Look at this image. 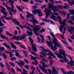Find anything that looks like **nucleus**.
Returning <instances> with one entry per match:
<instances>
[{
  "mask_svg": "<svg viewBox=\"0 0 74 74\" xmlns=\"http://www.w3.org/2000/svg\"><path fill=\"white\" fill-rule=\"evenodd\" d=\"M30 21L32 22L33 25H34V26H33L28 23H27V25L29 26H31L33 28V30L34 31V33L36 36H38L39 34H37V32L39 31L41 29V27L39 26V25H35L36 24H35V23L38 24V21L33 17H32V19H31Z\"/></svg>",
  "mask_w": 74,
  "mask_h": 74,
  "instance_id": "1",
  "label": "nucleus"
},
{
  "mask_svg": "<svg viewBox=\"0 0 74 74\" xmlns=\"http://www.w3.org/2000/svg\"><path fill=\"white\" fill-rule=\"evenodd\" d=\"M0 7L2 9H3V10H1V12H2L3 14L5 15V16H2L1 17V19H2V20L3 22H4V23H6V22H5L4 20L3 19V18H5V19H6V16H8V15H7V13L6 12H5L6 9L5 8L3 7L2 6L0 5Z\"/></svg>",
  "mask_w": 74,
  "mask_h": 74,
  "instance_id": "2",
  "label": "nucleus"
},
{
  "mask_svg": "<svg viewBox=\"0 0 74 74\" xmlns=\"http://www.w3.org/2000/svg\"><path fill=\"white\" fill-rule=\"evenodd\" d=\"M49 9H51L53 11H58V10L60 8H62V5H59L58 6L57 8H56L55 6L53 5V4H51L50 3H49Z\"/></svg>",
  "mask_w": 74,
  "mask_h": 74,
  "instance_id": "3",
  "label": "nucleus"
},
{
  "mask_svg": "<svg viewBox=\"0 0 74 74\" xmlns=\"http://www.w3.org/2000/svg\"><path fill=\"white\" fill-rule=\"evenodd\" d=\"M3 5L5 6V7H6L7 10L9 11V13L11 16L13 15V14L12 13V12L14 13L13 14H15V12H16V10H14V9H12L11 8H10L7 4H5V2H3ZM10 10H11V11H12V12H11V11H10Z\"/></svg>",
  "mask_w": 74,
  "mask_h": 74,
  "instance_id": "4",
  "label": "nucleus"
},
{
  "mask_svg": "<svg viewBox=\"0 0 74 74\" xmlns=\"http://www.w3.org/2000/svg\"><path fill=\"white\" fill-rule=\"evenodd\" d=\"M54 53L55 54H56V55H57V57L59 58H62V55H67L66 54H65L66 52H65V51L63 50H61L59 51V53H56V51H54Z\"/></svg>",
  "mask_w": 74,
  "mask_h": 74,
  "instance_id": "5",
  "label": "nucleus"
},
{
  "mask_svg": "<svg viewBox=\"0 0 74 74\" xmlns=\"http://www.w3.org/2000/svg\"><path fill=\"white\" fill-rule=\"evenodd\" d=\"M29 39L32 46V49L33 51L35 52H37V48H36V45L35 44H33V39L30 37H29Z\"/></svg>",
  "mask_w": 74,
  "mask_h": 74,
  "instance_id": "6",
  "label": "nucleus"
},
{
  "mask_svg": "<svg viewBox=\"0 0 74 74\" xmlns=\"http://www.w3.org/2000/svg\"><path fill=\"white\" fill-rule=\"evenodd\" d=\"M42 51L44 52V53L42 52V51H41L40 53H41L40 54V56L41 58H45V56H46V55H47V53H45V52H50V50L49 49H43L42 50Z\"/></svg>",
  "mask_w": 74,
  "mask_h": 74,
  "instance_id": "7",
  "label": "nucleus"
},
{
  "mask_svg": "<svg viewBox=\"0 0 74 74\" xmlns=\"http://www.w3.org/2000/svg\"><path fill=\"white\" fill-rule=\"evenodd\" d=\"M41 10L40 9H38L34 10H32V12L35 15L37 14H36V12H37L39 16H42L43 14L42 12H41Z\"/></svg>",
  "mask_w": 74,
  "mask_h": 74,
  "instance_id": "8",
  "label": "nucleus"
},
{
  "mask_svg": "<svg viewBox=\"0 0 74 74\" xmlns=\"http://www.w3.org/2000/svg\"><path fill=\"white\" fill-rule=\"evenodd\" d=\"M11 20L12 21L14 22L16 25H18V26H19L22 29H23V27H26L25 25H23V26H22V25L20 24L19 23L18 21L15 18H12Z\"/></svg>",
  "mask_w": 74,
  "mask_h": 74,
  "instance_id": "9",
  "label": "nucleus"
},
{
  "mask_svg": "<svg viewBox=\"0 0 74 74\" xmlns=\"http://www.w3.org/2000/svg\"><path fill=\"white\" fill-rule=\"evenodd\" d=\"M58 41V40H54L53 41V43L54 44V47L53 48V50H55V49H56V47H60V48H62V46L60 44L58 43H57L56 42Z\"/></svg>",
  "mask_w": 74,
  "mask_h": 74,
  "instance_id": "10",
  "label": "nucleus"
},
{
  "mask_svg": "<svg viewBox=\"0 0 74 74\" xmlns=\"http://www.w3.org/2000/svg\"><path fill=\"white\" fill-rule=\"evenodd\" d=\"M51 10L49 9H46L45 11V13L46 14V16H45L46 18H48V16H49L50 14H51L52 15V13L51 12Z\"/></svg>",
  "mask_w": 74,
  "mask_h": 74,
  "instance_id": "11",
  "label": "nucleus"
},
{
  "mask_svg": "<svg viewBox=\"0 0 74 74\" xmlns=\"http://www.w3.org/2000/svg\"><path fill=\"white\" fill-rule=\"evenodd\" d=\"M45 61L47 63H48L47 61H46L45 59H43L42 60V61H40V63L42 65L43 67H49V65H47V64H45V63L43 61Z\"/></svg>",
  "mask_w": 74,
  "mask_h": 74,
  "instance_id": "12",
  "label": "nucleus"
},
{
  "mask_svg": "<svg viewBox=\"0 0 74 74\" xmlns=\"http://www.w3.org/2000/svg\"><path fill=\"white\" fill-rule=\"evenodd\" d=\"M69 11L71 12V15H73L71 17V20L74 21V10H69Z\"/></svg>",
  "mask_w": 74,
  "mask_h": 74,
  "instance_id": "13",
  "label": "nucleus"
},
{
  "mask_svg": "<svg viewBox=\"0 0 74 74\" xmlns=\"http://www.w3.org/2000/svg\"><path fill=\"white\" fill-rule=\"evenodd\" d=\"M61 71H62V72L64 74H72V73L74 74V72L72 71H69L68 72H67L63 69H61Z\"/></svg>",
  "mask_w": 74,
  "mask_h": 74,
  "instance_id": "14",
  "label": "nucleus"
},
{
  "mask_svg": "<svg viewBox=\"0 0 74 74\" xmlns=\"http://www.w3.org/2000/svg\"><path fill=\"white\" fill-rule=\"evenodd\" d=\"M46 43L50 47H51V48H52V49H53V45H52V42H49L48 41H47L46 42Z\"/></svg>",
  "mask_w": 74,
  "mask_h": 74,
  "instance_id": "15",
  "label": "nucleus"
},
{
  "mask_svg": "<svg viewBox=\"0 0 74 74\" xmlns=\"http://www.w3.org/2000/svg\"><path fill=\"white\" fill-rule=\"evenodd\" d=\"M2 1H4V0H2ZM6 1H7L6 3L7 4H8L10 3V5H12L14 4V0H6Z\"/></svg>",
  "mask_w": 74,
  "mask_h": 74,
  "instance_id": "16",
  "label": "nucleus"
},
{
  "mask_svg": "<svg viewBox=\"0 0 74 74\" xmlns=\"http://www.w3.org/2000/svg\"><path fill=\"white\" fill-rule=\"evenodd\" d=\"M64 28V31H65L67 29H66V28L65 27H63V26L62 25H61V26H60V27L59 28V29H60V30L61 32V33H62V30H63V28Z\"/></svg>",
  "mask_w": 74,
  "mask_h": 74,
  "instance_id": "17",
  "label": "nucleus"
},
{
  "mask_svg": "<svg viewBox=\"0 0 74 74\" xmlns=\"http://www.w3.org/2000/svg\"><path fill=\"white\" fill-rule=\"evenodd\" d=\"M16 7L18 9V10L20 11H21L22 12H23V11H22V9H21V8H22V9H24L25 8L24 7H22L21 6H16Z\"/></svg>",
  "mask_w": 74,
  "mask_h": 74,
  "instance_id": "18",
  "label": "nucleus"
},
{
  "mask_svg": "<svg viewBox=\"0 0 74 74\" xmlns=\"http://www.w3.org/2000/svg\"><path fill=\"white\" fill-rule=\"evenodd\" d=\"M12 39L13 40H14V39H15V40H16L17 41H19V39L21 40H22V39L21 38L20 36L16 37L13 36Z\"/></svg>",
  "mask_w": 74,
  "mask_h": 74,
  "instance_id": "19",
  "label": "nucleus"
},
{
  "mask_svg": "<svg viewBox=\"0 0 74 74\" xmlns=\"http://www.w3.org/2000/svg\"><path fill=\"white\" fill-rule=\"evenodd\" d=\"M43 20L44 21H45V22H48L49 21H50V23H52V24H55V23H54L53 22H52V21H51L50 20H48L47 18H44Z\"/></svg>",
  "mask_w": 74,
  "mask_h": 74,
  "instance_id": "20",
  "label": "nucleus"
},
{
  "mask_svg": "<svg viewBox=\"0 0 74 74\" xmlns=\"http://www.w3.org/2000/svg\"><path fill=\"white\" fill-rule=\"evenodd\" d=\"M67 63L68 64H70L71 66H73L74 64V62L73 60H71V61H70L69 62H67Z\"/></svg>",
  "mask_w": 74,
  "mask_h": 74,
  "instance_id": "21",
  "label": "nucleus"
},
{
  "mask_svg": "<svg viewBox=\"0 0 74 74\" xmlns=\"http://www.w3.org/2000/svg\"><path fill=\"white\" fill-rule=\"evenodd\" d=\"M50 33L51 37H53V38H54V40L55 41H57V39H56V38L54 36V35H53V33L51 31L50 32Z\"/></svg>",
  "mask_w": 74,
  "mask_h": 74,
  "instance_id": "22",
  "label": "nucleus"
},
{
  "mask_svg": "<svg viewBox=\"0 0 74 74\" xmlns=\"http://www.w3.org/2000/svg\"><path fill=\"white\" fill-rule=\"evenodd\" d=\"M30 56L31 57V58L32 59V60H33L34 61H35V62L37 63V61L36 60L37 59V58L36 57H33L32 55H30Z\"/></svg>",
  "mask_w": 74,
  "mask_h": 74,
  "instance_id": "23",
  "label": "nucleus"
},
{
  "mask_svg": "<svg viewBox=\"0 0 74 74\" xmlns=\"http://www.w3.org/2000/svg\"><path fill=\"white\" fill-rule=\"evenodd\" d=\"M27 36H32L33 33L30 32L29 31H27Z\"/></svg>",
  "mask_w": 74,
  "mask_h": 74,
  "instance_id": "24",
  "label": "nucleus"
},
{
  "mask_svg": "<svg viewBox=\"0 0 74 74\" xmlns=\"http://www.w3.org/2000/svg\"><path fill=\"white\" fill-rule=\"evenodd\" d=\"M68 1L69 3V4H70V5L72 6V3L74 5V0H71V1H72V2H71V1L70 0H67Z\"/></svg>",
  "mask_w": 74,
  "mask_h": 74,
  "instance_id": "25",
  "label": "nucleus"
},
{
  "mask_svg": "<svg viewBox=\"0 0 74 74\" xmlns=\"http://www.w3.org/2000/svg\"><path fill=\"white\" fill-rule=\"evenodd\" d=\"M10 45L14 49H16V46H15V45H14V44L12 42H10Z\"/></svg>",
  "mask_w": 74,
  "mask_h": 74,
  "instance_id": "26",
  "label": "nucleus"
},
{
  "mask_svg": "<svg viewBox=\"0 0 74 74\" xmlns=\"http://www.w3.org/2000/svg\"><path fill=\"white\" fill-rule=\"evenodd\" d=\"M20 64L21 65V67H22V66H25V62H24L22 61L19 60Z\"/></svg>",
  "mask_w": 74,
  "mask_h": 74,
  "instance_id": "27",
  "label": "nucleus"
},
{
  "mask_svg": "<svg viewBox=\"0 0 74 74\" xmlns=\"http://www.w3.org/2000/svg\"><path fill=\"white\" fill-rule=\"evenodd\" d=\"M21 37V40H22V39L23 40V39H25V38H26V34H24Z\"/></svg>",
  "mask_w": 74,
  "mask_h": 74,
  "instance_id": "28",
  "label": "nucleus"
},
{
  "mask_svg": "<svg viewBox=\"0 0 74 74\" xmlns=\"http://www.w3.org/2000/svg\"><path fill=\"white\" fill-rule=\"evenodd\" d=\"M3 45L6 47L7 48H8L9 49H11V47H10V46L8 45L7 44L5 43H4L3 44Z\"/></svg>",
  "mask_w": 74,
  "mask_h": 74,
  "instance_id": "29",
  "label": "nucleus"
},
{
  "mask_svg": "<svg viewBox=\"0 0 74 74\" xmlns=\"http://www.w3.org/2000/svg\"><path fill=\"white\" fill-rule=\"evenodd\" d=\"M40 37L42 38V40H41L42 42V43H44V41H45L44 39V36H43L41 35H40Z\"/></svg>",
  "mask_w": 74,
  "mask_h": 74,
  "instance_id": "30",
  "label": "nucleus"
},
{
  "mask_svg": "<svg viewBox=\"0 0 74 74\" xmlns=\"http://www.w3.org/2000/svg\"><path fill=\"white\" fill-rule=\"evenodd\" d=\"M66 21V20H64L61 23V25H65V26H66L67 27H69V26H67V24H66V23L65 22V21Z\"/></svg>",
  "mask_w": 74,
  "mask_h": 74,
  "instance_id": "31",
  "label": "nucleus"
},
{
  "mask_svg": "<svg viewBox=\"0 0 74 74\" xmlns=\"http://www.w3.org/2000/svg\"><path fill=\"white\" fill-rule=\"evenodd\" d=\"M52 70L53 71L54 73H53V74H58V72L56 71L55 70V68H53V69H52Z\"/></svg>",
  "mask_w": 74,
  "mask_h": 74,
  "instance_id": "32",
  "label": "nucleus"
},
{
  "mask_svg": "<svg viewBox=\"0 0 74 74\" xmlns=\"http://www.w3.org/2000/svg\"><path fill=\"white\" fill-rule=\"evenodd\" d=\"M57 19H60L59 20V23H61V22H62V21L63 20V19H61V16H58L57 17Z\"/></svg>",
  "mask_w": 74,
  "mask_h": 74,
  "instance_id": "33",
  "label": "nucleus"
},
{
  "mask_svg": "<svg viewBox=\"0 0 74 74\" xmlns=\"http://www.w3.org/2000/svg\"><path fill=\"white\" fill-rule=\"evenodd\" d=\"M33 15L30 14V13H29L27 15V18H29V17H33Z\"/></svg>",
  "mask_w": 74,
  "mask_h": 74,
  "instance_id": "34",
  "label": "nucleus"
},
{
  "mask_svg": "<svg viewBox=\"0 0 74 74\" xmlns=\"http://www.w3.org/2000/svg\"><path fill=\"white\" fill-rule=\"evenodd\" d=\"M64 4H66V5L64 6V9H67L68 8H69V5L68 4H66V3H64Z\"/></svg>",
  "mask_w": 74,
  "mask_h": 74,
  "instance_id": "35",
  "label": "nucleus"
},
{
  "mask_svg": "<svg viewBox=\"0 0 74 74\" xmlns=\"http://www.w3.org/2000/svg\"><path fill=\"white\" fill-rule=\"evenodd\" d=\"M42 70L46 74H48V71H47V70L45 69V68H43V69Z\"/></svg>",
  "mask_w": 74,
  "mask_h": 74,
  "instance_id": "36",
  "label": "nucleus"
},
{
  "mask_svg": "<svg viewBox=\"0 0 74 74\" xmlns=\"http://www.w3.org/2000/svg\"><path fill=\"white\" fill-rule=\"evenodd\" d=\"M53 53L51 51H50L47 54V55H50V56H52L53 55Z\"/></svg>",
  "mask_w": 74,
  "mask_h": 74,
  "instance_id": "37",
  "label": "nucleus"
},
{
  "mask_svg": "<svg viewBox=\"0 0 74 74\" xmlns=\"http://www.w3.org/2000/svg\"><path fill=\"white\" fill-rule=\"evenodd\" d=\"M62 42L64 44H65L66 45H69V43L66 42V41L64 40H62Z\"/></svg>",
  "mask_w": 74,
  "mask_h": 74,
  "instance_id": "38",
  "label": "nucleus"
},
{
  "mask_svg": "<svg viewBox=\"0 0 74 74\" xmlns=\"http://www.w3.org/2000/svg\"><path fill=\"white\" fill-rule=\"evenodd\" d=\"M6 33L7 35H8V36H12V35L10 33L7 32V31L6 32Z\"/></svg>",
  "mask_w": 74,
  "mask_h": 74,
  "instance_id": "39",
  "label": "nucleus"
},
{
  "mask_svg": "<svg viewBox=\"0 0 74 74\" xmlns=\"http://www.w3.org/2000/svg\"><path fill=\"white\" fill-rule=\"evenodd\" d=\"M5 63H6V65L7 67H8V69L9 70H10V65H9V64H8V62H6Z\"/></svg>",
  "mask_w": 74,
  "mask_h": 74,
  "instance_id": "40",
  "label": "nucleus"
},
{
  "mask_svg": "<svg viewBox=\"0 0 74 74\" xmlns=\"http://www.w3.org/2000/svg\"><path fill=\"white\" fill-rule=\"evenodd\" d=\"M2 54V56L3 57V59H5V58H7V56H6V55H5L4 53H3Z\"/></svg>",
  "mask_w": 74,
  "mask_h": 74,
  "instance_id": "41",
  "label": "nucleus"
},
{
  "mask_svg": "<svg viewBox=\"0 0 74 74\" xmlns=\"http://www.w3.org/2000/svg\"><path fill=\"white\" fill-rule=\"evenodd\" d=\"M32 9H33L34 10L36 9V8H38V7H37V6H36L35 5L32 6Z\"/></svg>",
  "mask_w": 74,
  "mask_h": 74,
  "instance_id": "42",
  "label": "nucleus"
},
{
  "mask_svg": "<svg viewBox=\"0 0 74 74\" xmlns=\"http://www.w3.org/2000/svg\"><path fill=\"white\" fill-rule=\"evenodd\" d=\"M23 52L25 53V56H26L27 57V53L26 52V51H23Z\"/></svg>",
  "mask_w": 74,
  "mask_h": 74,
  "instance_id": "43",
  "label": "nucleus"
},
{
  "mask_svg": "<svg viewBox=\"0 0 74 74\" xmlns=\"http://www.w3.org/2000/svg\"><path fill=\"white\" fill-rule=\"evenodd\" d=\"M50 18L52 19H56V17H55V16H52L50 17Z\"/></svg>",
  "mask_w": 74,
  "mask_h": 74,
  "instance_id": "44",
  "label": "nucleus"
},
{
  "mask_svg": "<svg viewBox=\"0 0 74 74\" xmlns=\"http://www.w3.org/2000/svg\"><path fill=\"white\" fill-rule=\"evenodd\" d=\"M37 39L38 40L37 42H40V38L38 37H37Z\"/></svg>",
  "mask_w": 74,
  "mask_h": 74,
  "instance_id": "45",
  "label": "nucleus"
},
{
  "mask_svg": "<svg viewBox=\"0 0 74 74\" xmlns=\"http://www.w3.org/2000/svg\"><path fill=\"white\" fill-rule=\"evenodd\" d=\"M40 33H42V32H45V29H42L40 31Z\"/></svg>",
  "mask_w": 74,
  "mask_h": 74,
  "instance_id": "46",
  "label": "nucleus"
},
{
  "mask_svg": "<svg viewBox=\"0 0 74 74\" xmlns=\"http://www.w3.org/2000/svg\"><path fill=\"white\" fill-rule=\"evenodd\" d=\"M16 56H17V57H18V58H21V57H19V53H18L17 52H16Z\"/></svg>",
  "mask_w": 74,
  "mask_h": 74,
  "instance_id": "47",
  "label": "nucleus"
},
{
  "mask_svg": "<svg viewBox=\"0 0 74 74\" xmlns=\"http://www.w3.org/2000/svg\"><path fill=\"white\" fill-rule=\"evenodd\" d=\"M15 60H16V58H15V57H12L11 58V59H10V60H11L12 61Z\"/></svg>",
  "mask_w": 74,
  "mask_h": 74,
  "instance_id": "48",
  "label": "nucleus"
},
{
  "mask_svg": "<svg viewBox=\"0 0 74 74\" xmlns=\"http://www.w3.org/2000/svg\"><path fill=\"white\" fill-rule=\"evenodd\" d=\"M55 3H56L57 4H58L59 3H60V4H62V2L60 1H55Z\"/></svg>",
  "mask_w": 74,
  "mask_h": 74,
  "instance_id": "49",
  "label": "nucleus"
},
{
  "mask_svg": "<svg viewBox=\"0 0 74 74\" xmlns=\"http://www.w3.org/2000/svg\"><path fill=\"white\" fill-rule=\"evenodd\" d=\"M31 54L32 55H35V56H37V54H36V53L33 52V51H32Z\"/></svg>",
  "mask_w": 74,
  "mask_h": 74,
  "instance_id": "50",
  "label": "nucleus"
},
{
  "mask_svg": "<svg viewBox=\"0 0 74 74\" xmlns=\"http://www.w3.org/2000/svg\"><path fill=\"white\" fill-rule=\"evenodd\" d=\"M47 6V5H44L43 6H42L41 7V9H43V8H45Z\"/></svg>",
  "mask_w": 74,
  "mask_h": 74,
  "instance_id": "51",
  "label": "nucleus"
},
{
  "mask_svg": "<svg viewBox=\"0 0 74 74\" xmlns=\"http://www.w3.org/2000/svg\"><path fill=\"white\" fill-rule=\"evenodd\" d=\"M0 66H1V67H4V66L2 62L0 63Z\"/></svg>",
  "mask_w": 74,
  "mask_h": 74,
  "instance_id": "52",
  "label": "nucleus"
},
{
  "mask_svg": "<svg viewBox=\"0 0 74 74\" xmlns=\"http://www.w3.org/2000/svg\"><path fill=\"white\" fill-rule=\"evenodd\" d=\"M54 11L53 13L55 15H57V16H58V15H59V14H58V13L56 12L55 11Z\"/></svg>",
  "mask_w": 74,
  "mask_h": 74,
  "instance_id": "53",
  "label": "nucleus"
},
{
  "mask_svg": "<svg viewBox=\"0 0 74 74\" xmlns=\"http://www.w3.org/2000/svg\"><path fill=\"white\" fill-rule=\"evenodd\" d=\"M62 58H63L66 62H68V60H67L66 58V57H63L62 56Z\"/></svg>",
  "mask_w": 74,
  "mask_h": 74,
  "instance_id": "54",
  "label": "nucleus"
},
{
  "mask_svg": "<svg viewBox=\"0 0 74 74\" xmlns=\"http://www.w3.org/2000/svg\"><path fill=\"white\" fill-rule=\"evenodd\" d=\"M18 34V31L16 30H15V33L14 34V36H16Z\"/></svg>",
  "mask_w": 74,
  "mask_h": 74,
  "instance_id": "55",
  "label": "nucleus"
},
{
  "mask_svg": "<svg viewBox=\"0 0 74 74\" xmlns=\"http://www.w3.org/2000/svg\"><path fill=\"white\" fill-rule=\"evenodd\" d=\"M9 54H10V57H12L14 56V54L11 52H10Z\"/></svg>",
  "mask_w": 74,
  "mask_h": 74,
  "instance_id": "56",
  "label": "nucleus"
},
{
  "mask_svg": "<svg viewBox=\"0 0 74 74\" xmlns=\"http://www.w3.org/2000/svg\"><path fill=\"white\" fill-rule=\"evenodd\" d=\"M10 64H11L13 67H14L15 66V65L14 63H12L11 62H9Z\"/></svg>",
  "mask_w": 74,
  "mask_h": 74,
  "instance_id": "57",
  "label": "nucleus"
},
{
  "mask_svg": "<svg viewBox=\"0 0 74 74\" xmlns=\"http://www.w3.org/2000/svg\"><path fill=\"white\" fill-rule=\"evenodd\" d=\"M20 15L21 18L22 19H23V20H24V17H23V15H22V14H20Z\"/></svg>",
  "mask_w": 74,
  "mask_h": 74,
  "instance_id": "58",
  "label": "nucleus"
},
{
  "mask_svg": "<svg viewBox=\"0 0 74 74\" xmlns=\"http://www.w3.org/2000/svg\"><path fill=\"white\" fill-rule=\"evenodd\" d=\"M14 43L16 44H18V45H20V44H21V43L19 42H14Z\"/></svg>",
  "mask_w": 74,
  "mask_h": 74,
  "instance_id": "59",
  "label": "nucleus"
},
{
  "mask_svg": "<svg viewBox=\"0 0 74 74\" xmlns=\"http://www.w3.org/2000/svg\"><path fill=\"white\" fill-rule=\"evenodd\" d=\"M69 23H70L71 25H73V21H72L71 20H69Z\"/></svg>",
  "mask_w": 74,
  "mask_h": 74,
  "instance_id": "60",
  "label": "nucleus"
},
{
  "mask_svg": "<svg viewBox=\"0 0 74 74\" xmlns=\"http://www.w3.org/2000/svg\"><path fill=\"white\" fill-rule=\"evenodd\" d=\"M11 18H11V17H6V19H8V20H11Z\"/></svg>",
  "mask_w": 74,
  "mask_h": 74,
  "instance_id": "61",
  "label": "nucleus"
},
{
  "mask_svg": "<svg viewBox=\"0 0 74 74\" xmlns=\"http://www.w3.org/2000/svg\"><path fill=\"white\" fill-rule=\"evenodd\" d=\"M25 67L26 69H29V67L28 65H26L25 66Z\"/></svg>",
  "mask_w": 74,
  "mask_h": 74,
  "instance_id": "62",
  "label": "nucleus"
},
{
  "mask_svg": "<svg viewBox=\"0 0 74 74\" xmlns=\"http://www.w3.org/2000/svg\"><path fill=\"white\" fill-rule=\"evenodd\" d=\"M30 74H34V71L32 70L31 72H29Z\"/></svg>",
  "mask_w": 74,
  "mask_h": 74,
  "instance_id": "63",
  "label": "nucleus"
},
{
  "mask_svg": "<svg viewBox=\"0 0 74 74\" xmlns=\"http://www.w3.org/2000/svg\"><path fill=\"white\" fill-rule=\"evenodd\" d=\"M30 69L31 70H35V68L33 66H30Z\"/></svg>",
  "mask_w": 74,
  "mask_h": 74,
  "instance_id": "64",
  "label": "nucleus"
}]
</instances>
